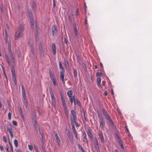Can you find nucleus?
Masks as SVG:
<instances>
[{"mask_svg":"<svg viewBox=\"0 0 152 152\" xmlns=\"http://www.w3.org/2000/svg\"><path fill=\"white\" fill-rule=\"evenodd\" d=\"M24 27V25L23 23H22L19 26L17 30L15 33V40L18 39L20 37L22 36Z\"/></svg>","mask_w":152,"mask_h":152,"instance_id":"obj_1","label":"nucleus"},{"mask_svg":"<svg viewBox=\"0 0 152 152\" xmlns=\"http://www.w3.org/2000/svg\"><path fill=\"white\" fill-rule=\"evenodd\" d=\"M8 51L10 54V58L13 63H15L14 56L13 53L11 50V45L10 43L8 42Z\"/></svg>","mask_w":152,"mask_h":152,"instance_id":"obj_2","label":"nucleus"},{"mask_svg":"<svg viewBox=\"0 0 152 152\" xmlns=\"http://www.w3.org/2000/svg\"><path fill=\"white\" fill-rule=\"evenodd\" d=\"M12 73V76L13 82L15 85H17L16 77L15 72V67L14 65H12L11 69Z\"/></svg>","mask_w":152,"mask_h":152,"instance_id":"obj_3","label":"nucleus"},{"mask_svg":"<svg viewBox=\"0 0 152 152\" xmlns=\"http://www.w3.org/2000/svg\"><path fill=\"white\" fill-rule=\"evenodd\" d=\"M102 112L105 118L107 119L108 121L112 119L109 114L105 109L102 108Z\"/></svg>","mask_w":152,"mask_h":152,"instance_id":"obj_4","label":"nucleus"},{"mask_svg":"<svg viewBox=\"0 0 152 152\" xmlns=\"http://www.w3.org/2000/svg\"><path fill=\"white\" fill-rule=\"evenodd\" d=\"M21 88L23 96L22 100L23 102H27L26 99L25 91L23 86L22 85H21Z\"/></svg>","mask_w":152,"mask_h":152,"instance_id":"obj_5","label":"nucleus"},{"mask_svg":"<svg viewBox=\"0 0 152 152\" xmlns=\"http://www.w3.org/2000/svg\"><path fill=\"white\" fill-rule=\"evenodd\" d=\"M34 126V129L38 133V129H40L39 125L37 124V121H35L32 123Z\"/></svg>","mask_w":152,"mask_h":152,"instance_id":"obj_6","label":"nucleus"},{"mask_svg":"<svg viewBox=\"0 0 152 152\" xmlns=\"http://www.w3.org/2000/svg\"><path fill=\"white\" fill-rule=\"evenodd\" d=\"M94 144H95V149L97 152H99V145H98V140L96 137H95L94 138Z\"/></svg>","mask_w":152,"mask_h":152,"instance_id":"obj_7","label":"nucleus"},{"mask_svg":"<svg viewBox=\"0 0 152 152\" xmlns=\"http://www.w3.org/2000/svg\"><path fill=\"white\" fill-rule=\"evenodd\" d=\"M60 93L61 99L62 103V106L64 108V109L67 108L65 103V101L63 97V94L61 92Z\"/></svg>","mask_w":152,"mask_h":152,"instance_id":"obj_8","label":"nucleus"},{"mask_svg":"<svg viewBox=\"0 0 152 152\" xmlns=\"http://www.w3.org/2000/svg\"><path fill=\"white\" fill-rule=\"evenodd\" d=\"M100 124V127L101 128L102 130H103L104 129V126L105 125V121L104 119H102L99 121Z\"/></svg>","mask_w":152,"mask_h":152,"instance_id":"obj_9","label":"nucleus"},{"mask_svg":"<svg viewBox=\"0 0 152 152\" xmlns=\"http://www.w3.org/2000/svg\"><path fill=\"white\" fill-rule=\"evenodd\" d=\"M70 118V119H74L77 118L75 110H71Z\"/></svg>","mask_w":152,"mask_h":152,"instance_id":"obj_10","label":"nucleus"},{"mask_svg":"<svg viewBox=\"0 0 152 152\" xmlns=\"http://www.w3.org/2000/svg\"><path fill=\"white\" fill-rule=\"evenodd\" d=\"M7 131L9 133L13 132L12 125L10 124L7 123L6 125Z\"/></svg>","mask_w":152,"mask_h":152,"instance_id":"obj_11","label":"nucleus"},{"mask_svg":"<svg viewBox=\"0 0 152 152\" xmlns=\"http://www.w3.org/2000/svg\"><path fill=\"white\" fill-rule=\"evenodd\" d=\"M38 26L37 24H36V32L34 34V36L36 39L37 40L38 37Z\"/></svg>","mask_w":152,"mask_h":152,"instance_id":"obj_12","label":"nucleus"},{"mask_svg":"<svg viewBox=\"0 0 152 152\" xmlns=\"http://www.w3.org/2000/svg\"><path fill=\"white\" fill-rule=\"evenodd\" d=\"M52 36H53L56 35L58 31V29L57 27L56 26H53L52 27Z\"/></svg>","mask_w":152,"mask_h":152,"instance_id":"obj_13","label":"nucleus"},{"mask_svg":"<svg viewBox=\"0 0 152 152\" xmlns=\"http://www.w3.org/2000/svg\"><path fill=\"white\" fill-rule=\"evenodd\" d=\"M55 138H56V140L57 141L56 142L57 143V144H58V146H59L61 145L60 140L58 135L57 133L56 132L55 133Z\"/></svg>","mask_w":152,"mask_h":152,"instance_id":"obj_14","label":"nucleus"},{"mask_svg":"<svg viewBox=\"0 0 152 152\" xmlns=\"http://www.w3.org/2000/svg\"><path fill=\"white\" fill-rule=\"evenodd\" d=\"M31 28L33 29H34V24H35V26H36V24H37L38 26L37 22L36 21H34V20H31Z\"/></svg>","mask_w":152,"mask_h":152,"instance_id":"obj_15","label":"nucleus"},{"mask_svg":"<svg viewBox=\"0 0 152 152\" xmlns=\"http://www.w3.org/2000/svg\"><path fill=\"white\" fill-rule=\"evenodd\" d=\"M49 91L51 95V100L55 99V98L54 96V95L52 89L50 87L49 88Z\"/></svg>","mask_w":152,"mask_h":152,"instance_id":"obj_16","label":"nucleus"},{"mask_svg":"<svg viewBox=\"0 0 152 152\" xmlns=\"http://www.w3.org/2000/svg\"><path fill=\"white\" fill-rule=\"evenodd\" d=\"M117 139H119V140L118 141V142L119 143V145L120 146L121 148L123 150H124V146L123 145L122 142V141L120 140V137L119 136L117 135Z\"/></svg>","mask_w":152,"mask_h":152,"instance_id":"obj_17","label":"nucleus"},{"mask_svg":"<svg viewBox=\"0 0 152 152\" xmlns=\"http://www.w3.org/2000/svg\"><path fill=\"white\" fill-rule=\"evenodd\" d=\"M97 82V85L98 86V87L99 88H101L102 87V85H100V84L101 83V78L100 77H98L96 79Z\"/></svg>","mask_w":152,"mask_h":152,"instance_id":"obj_18","label":"nucleus"},{"mask_svg":"<svg viewBox=\"0 0 152 152\" xmlns=\"http://www.w3.org/2000/svg\"><path fill=\"white\" fill-rule=\"evenodd\" d=\"M52 50L53 52V53L54 55L56 54V46L55 44L54 43H53L52 45Z\"/></svg>","mask_w":152,"mask_h":152,"instance_id":"obj_19","label":"nucleus"},{"mask_svg":"<svg viewBox=\"0 0 152 152\" xmlns=\"http://www.w3.org/2000/svg\"><path fill=\"white\" fill-rule=\"evenodd\" d=\"M73 28H74V33L75 36L77 35V28L76 25V23H75L73 24Z\"/></svg>","mask_w":152,"mask_h":152,"instance_id":"obj_20","label":"nucleus"},{"mask_svg":"<svg viewBox=\"0 0 152 152\" xmlns=\"http://www.w3.org/2000/svg\"><path fill=\"white\" fill-rule=\"evenodd\" d=\"M49 75L51 80L55 78V77L53 75V72L51 69H49Z\"/></svg>","mask_w":152,"mask_h":152,"instance_id":"obj_21","label":"nucleus"},{"mask_svg":"<svg viewBox=\"0 0 152 152\" xmlns=\"http://www.w3.org/2000/svg\"><path fill=\"white\" fill-rule=\"evenodd\" d=\"M5 58H6V61L8 63L9 66L10 65V59L9 57L8 56L7 54L6 53H5Z\"/></svg>","mask_w":152,"mask_h":152,"instance_id":"obj_22","label":"nucleus"},{"mask_svg":"<svg viewBox=\"0 0 152 152\" xmlns=\"http://www.w3.org/2000/svg\"><path fill=\"white\" fill-rule=\"evenodd\" d=\"M87 133L88 135L90 137L91 139V138H92V135L91 132V128L88 129L87 131Z\"/></svg>","mask_w":152,"mask_h":152,"instance_id":"obj_23","label":"nucleus"},{"mask_svg":"<svg viewBox=\"0 0 152 152\" xmlns=\"http://www.w3.org/2000/svg\"><path fill=\"white\" fill-rule=\"evenodd\" d=\"M32 119L33 121H37L36 119V113L33 111L32 112Z\"/></svg>","mask_w":152,"mask_h":152,"instance_id":"obj_24","label":"nucleus"},{"mask_svg":"<svg viewBox=\"0 0 152 152\" xmlns=\"http://www.w3.org/2000/svg\"><path fill=\"white\" fill-rule=\"evenodd\" d=\"M28 13L30 19H33V18L32 12L31 10L29 9L28 10Z\"/></svg>","mask_w":152,"mask_h":152,"instance_id":"obj_25","label":"nucleus"},{"mask_svg":"<svg viewBox=\"0 0 152 152\" xmlns=\"http://www.w3.org/2000/svg\"><path fill=\"white\" fill-rule=\"evenodd\" d=\"M5 33V37H4V39L5 41V42L6 43H7L8 42V36L7 34V31L6 30H4Z\"/></svg>","mask_w":152,"mask_h":152,"instance_id":"obj_26","label":"nucleus"},{"mask_svg":"<svg viewBox=\"0 0 152 152\" xmlns=\"http://www.w3.org/2000/svg\"><path fill=\"white\" fill-rule=\"evenodd\" d=\"M97 113L98 116L99 118L100 119V120H101L102 119H104V118L102 116V114L99 111H97Z\"/></svg>","mask_w":152,"mask_h":152,"instance_id":"obj_27","label":"nucleus"},{"mask_svg":"<svg viewBox=\"0 0 152 152\" xmlns=\"http://www.w3.org/2000/svg\"><path fill=\"white\" fill-rule=\"evenodd\" d=\"M67 95L70 98L72 97L73 94V92L72 90L68 91L67 92Z\"/></svg>","mask_w":152,"mask_h":152,"instance_id":"obj_28","label":"nucleus"},{"mask_svg":"<svg viewBox=\"0 0 152 152\" xmlns=\"http://www.w3.org/2000/svg\"><path fill=\"white\" fill-rule=\"evenodd\" d=\"M98 135L99 136V137L101 140V142L103 143L104 142V140L103 138L102 134L99 133V134Z\"/></svg>","mask_w":152,"mask_h":152,"instance_id":"obj_29","label":"nucleus"},{"mask_svg":"<svg viewBox=\"0 0 152 152\" xmlns=\"http://www.w3.org/2000/svg\"><path fill=\"white\" fill-rule=\"evenodd\" d=\"M31 8L34 11L36 10V4L34 1H33L32 2V5L31 6Z\"/></svg>","mask_w":152,"mask_h":152,"instance_id":"obj_30","label":"nucleus"},{"mask_svg":"<svg viewBox=\"0 0 152 152\" xmlns=\"http://www.w3.org/2000/svg\"><path fill=\"white\" fill-rule=\"evenodd\" d=\"M64 72L65 71H61L60 72V78H64Z\"/></svg>","mask_w":152,"mask_h":152,"instance_id":"obj_31","label":"nucleus"},{"mask_svg":"<svg viewBox=\"0 0 152 152\" xmlns=\"http://www.w3.org/2000/svg\"><path fill=\"white\" fill-rule=\"evenodd\" d=\"M65 114V115L67 118H69V114L68 113L67 108L64 109Z\"/></svg>","mask_w":152,"mask_h":152,"instance_id":"obj_32","label":"nucleus"},{"mask_svg":"<svg viewBox=\"0 0 152 152\" xmlns=\"http://www.w3.org/2000/svg\"><path fill=\"white\" fill-rule=\"evenodd\" d=\"M59 66L60 69L61 70V71H65L64 68L61 62L60 61L59 62Z\"/></svg>","mask_w":152,"mask_h":152,"instance_id":"obj_33","label":"nucleus"},{"mask_svg":"<svg viewBox=\"0 0 152 152\" xmlns=\"http://www.w3.org/2000/svg\"><path fill=\"white\" fill-rule=\"evenodd\" d=\"M75 99L74 96H72V97L69 98V100L70 102L71 105H72L73 102L74 101Z\"/></svg>","mask_w":152,"mask_h":152,"instance_id":"obj_34","label":"nucleus"},{"mask_svg":"<svg viewBox=\"0 0 152 152\" xmlns=\"http://www.w3.org/2000/svg\"><path fill=\"white\" fill-rule=\"evenodd\" d=\"M71 120V126H75L74 125V122H75V121H77V118L74 119H70Z\"/></svg>","mask_w":152,"mask_h":152,"instance_id":"obj_35","label":"nucleus"},{"mask_svg":"<svg viewBox=\"0 0 152 152\" xmlns=\"http://www.w3.org/2000/svg\"><path fill=\"white\" fill-rule=\"evenodd\" d=\"M30 47L31 53L33 54H34V51L33 45H31Z\"/></svg>","mask_w":152,"mask_h":152,"instance_id":"obj_36","label":"nucleus"},{"mask_svg":"<svg viewBox=\"0 0 152 152\" xmlns=\"http://www.w3.org/2000/svg\"><path fill=\"white\" fill-rule=\"evenodd\" d=\"M73 74L74 75V76L75 77H77V71L74 68L73 69Z\"/></svg>","mask_w":152,"mask_h":152,"instance_id":"obj_37","label":"nucleus"},{"mask_svg":"<svg viewBox=\"0 0 152 152\" xmlns=\"http://www.w3.org/2000/svg\"><path fill=\"white\" fill-rule=\"evenodd\" d=\"M8 143H9V145H10V148H11V151L12 152H13V147L12 146V144L10 142V141L9 140H8Z\"/></svg>","mask_w":152,"mask_h":152,"instance_id":"obj_38","label":"nucleus"},{"mask_svg":"<svg viewBox=\"0 0 152 152\" xmlns=\"http://www.w3.org/2000/svg\"><path fill=\"white\" fill-rule=\"evenodd\" d=\"M41 140L42 143H43L42 144L44 145V142L45 141V138L44 137V134L42 135H41Z\"/></svg>","mask_w":152,"mask_h":152,"instance_id":"obj_39","label":"nucleus"},{"mask_svg":"<svg viewBox=\"0 0 152 152\" xmlns=\"http://www.w3.org/2000/svg\"><path fill=\"white\" fill-rule=\"evenodd\" d=\"M64 64L66 66V68L68 67H69V64L68 61L67 60H66L65 59L64 61Z\"/></svg>","mask_w":152,"mask_h":152,"instance_id":"obj_40","label":"nucleus"},{"mask_svg":"<svg viewBox=\"0 0 152 152\" xmlns=\"http://www.w3.org/2000/svg\"><path fill=\"white\" fill-rule=\"evenodd\" d=\"M14 144L15 146L17 147L18 145V142L16 139H15L14 141Z\"/></svg>","mask_w":152,"mask_h":152,"instance_id":"obj_41","label":"nucleus"},{"mask_svg":"<svg viewBox=\"0 0 152 152\" xmlns=\"http://www.w3.org/2000/svg\"><path fill=\"white\" fill-rule=\"evenodd\" d=\"M72 126V130L73 131V133L74 134V133H76L77 132H76V130H75V126Z\"/></svg>","mask_w":152,"mask_h":152,"instance_id":"obj_42","label":"nucleus"},{"mask_svg":"<svg viewBox=\"0 0 152 152\" xmlns=\"http://www.w3.org/2000/svg\"><path fill=\"white\" fill-rule=\"evenodd\" d=\"M64 41L66 45L68 46V44L69 43V42L67 39L65 37L64 38Z\"/></svg>","mask_w":152,"mask_h":152,"instance_id":"obj_43","label":"nucleus"},{"mask_svg":"<svg viewBox=\"0 0 152 152\" xmlns=\"http://www.w3.org/2000/svg\"><path fill=\"white\" fill-rule=\"evenodd\" d=\"M51 80L52 81L53 83V85H54V86H56L57 84H56V81L55 79H55Z\"/></svg>","mask_w":152,"mask_h":152,"instance_id":"obj_44","label":"nucleus"},{"mask_svg":"<svg viewBox=\"0 0 152 152\" xmlns=\"http://www.w3.org/2000/svg\"><path fill=\"white\" fill-rule=\"evenodd\" d=\"M39 51L41 53V55H42L43 53V47L39 48Z\"/></svg>","mask_w":152,"mask_h":152,"instance_id":"obj_45","label":"nucleus"},{"mask_svg":"<svg viewBox=\"0 0 152 152\" xmlns=\"http://www.w3.org/2000/svg\"><path fill=\"white\" fill-rule=\"evenodd\" d=\"M23 104L25 106L26 108H28V102H23Z\"/></svg>","mask_w":152,"mask_h":152,"instance_id":"obj_46","label":"nucleus"},{"mask_svg":"<svg viewBox=\"0 0 152 152\" xmlns=\"http://www.w3.org/2000/svg\"><path fill=\"white\" fill-rule=\"evenodd\" d=\"M86 136H84L83 137V141L84 142H87L88 140L86 138Z\"/></svg>","mask_w":152,"mask_h":152,"instance_id":"obj_47","label":"nucleus"},{"mask_svg":"<svg viewBox=\"0 0 152 152\" xmlns=\"http://www.w3.org/2000/svg\"><path fill=\"white\" fill-rule=\"evenodd\" d=\"M12 123L13 125H14L15 126H17V122L14 120H13L12 121Z\"/></svg>","mask_w":152,"mask_h":152,"instance_id":"obj_48","label":"nucleus"},{"mask_svg":"<svg viewBox=\"0 0 152 152\" xmlns=\"http://www.w3.org/2000/svg\"><path fill=\"white\" fill-rule=\"evenodd\" d=\"M109 122H110V125L112 126H114V125H115L114 124V123L113 122V121H112V119H111V120H110L109 121Z\"/></svg>","mask_w":152,"mask_h":152,"instance_id":"obj_49","label":"nucleus"},{"mask_svg":"<svg viewBox=\"0 0 152 152\" xmlns=\"http://www.w3.org/2000/svg\"><path fill=\"white\" fill-rule=\"evenodd\" d=\"M109 122H110V125L112 126H114V125H115L114 124V123L113 122V121H112V119H111V120H110L109 121Z\"/></svg>","mask_w":152,"mask_h":152,"instance_id":"obj_50","label":"nucleus"},{"mask_svg":"<svg viewBox=\"0 0 152 152\" xmlns=\"http://www.w3.org/2000/svg\"><path fill=\"white\" fill-rule=\"evenodd\" d=\"M68 136L70 142H72V141L73 140L71 135L70 134H69L68 135Z\"/></svg>","mask_w":152,"mask_h":152,"instance_id":"obj_51","label":"nucleus"},{"mask_svg":"<svg viewBox=\"0 0 152 152\" xmlns=\"http://www.w3.org/2000/svg\"><path fill=\"white\" fill-rule=\"evenodd\" d=\"M102 73L100 72H96V76H98L100 75H102Z\"/></svg>","mask_w":152,"mask_h":152,"instance_id":"obj_52","label":"nucleus"},{"mask_svg":"<svg viewBox=\"0 0 152 152\" xmlns=\"http://www.w3.org/2000/svg\"><path fill=\"white\" fill-rule=\"evenodd\" d=\"M44 145L42 144V150L43 152H47L45 148H44V147L43 146Z\"/></svg>","mask_w":152,"mask_h":152,"instance_id":"obj_53","label":"nucleus"},{"mask_svg":"<svg viewBox=\"0 0 152 152\" xmlns=\"http://www.w3.org/2000/svg\"><path fill=\"white\" fill-rule=\"evenodd\" d=\"M76 104L78 105H80V103L78 99H76L75 100Z\"/></svg>","mask_w":152,"mask_h":152,"instance_id":"obj_54","label":"nucleus"},{"mask_svg":"<svg viewBox=\"0 0 152 152\" xmlns=\"http://www.w3.org/2000/svg\"><path fill=\"white\" fill-rule=\"evenodd\" d=\"M11 113L9 112L8 114V119L9 120H10L11 119Z\"/></svg>","mask_w":152,"mask_h":152,"instance_id":"obj_55","label":"nucleus"},{"mask_svg":"<svg viewBox=\"0 0 152 152\" xmlns=\"http://www.w3.org/2000/svg\"><path fill=\"white\" fill-rule=\"evenodd\" d=\"M3 141L5 142H7L6 137L5 136H4L3 137Z\"/></svg>","mask_w":152,"mask_h":152,"instance_id":"obj_56","label":"nucleus"},{"mask_svg":"<svg viewBox=\"0 0 152 152\" xmlns=\"http://www.w3.org/2000/svg\"><path fill=\"white\" fill-rule=\"evenodd\" d=\"M28 148L30 150H32V149H33V146L32 145H28Z\"/></svg>","mask_w":152,"mask_h":152,"instance_id":"obj_57","label":"nucleus"},{"mask_svg":"<svg viewBox=\"0 0 152 152\" xmlns=\"http://www.w3.org/2000/svg\"><path fill=\"white\" fill-rule=\"evenodd\" d=\"M79 11L78 9H77L75 12V14L76 16H77L78 15Z\"/></svg>","mask_w":152,"mask_h":152,"instance_id":"obj_58","label":"nucleus"},{"mask_svg":"<svg viewBox=\"0 0 152 152\" xmlns=\"http://www.w3.org/2000/svg\"><path fill=\"white\" fill-rule=\"evenodd\" d=\"M39 130V133L41 134V135L44 134H43V132L42 131H41L40 129L38 130Z\"/></svg>","mask_w":152,"mask_h":152,"instance_id":"obj_59","label":"nucleus"},{"mask_svg":"<svg viewBox=\"0 0 152 152\" xmlns=\"http://www.w3.org/2000/svg\"><path fill=\"white\" fill-rule=\"evenodd\" d=\"M77 145L78 148L79 149H81L82 148V147L80 145L79 143H77Z\"/></svg>","mask_w":152,"mask_h":152,"instance_id":"obj_60","label":"nucleus"},{"mask_svg":"<svg viewBox=\"0 0 152 152\" xmlns=\"http://www.w3.org/2000/svg\"><path fill=\"white\" fill-rule=\"evenodd\" d=\"M51 104L52 106H53L55 107L56 102H51Z\"/></svg>","mask_w":152,"mask_h":152,"instance_id":"obj_61","label":"nucleus"},{"mask_svg":"<svg viewBox=\"0 0 152 152\" xmlns=\"http://www.w3.org/2000/svg\"><path fill=\"white\" fill-rule=\"evenodd\" d=\"M74 134H75V137L76 138V139L77 140H78L79 139V138H78L77 136V133H74Z\"/></svg>","mask_w":152,"mask_h":152,"instance_id":"obj_62","label":"nucleus"},{"mask_svg":"<svg viewBox=\"0 0 152 152\" xmlns=\"http://www.w3.org/2000/svg\"><path fill=\"white\" fill-rule=\"evenodd\" d=\"M99 65H100V66L101 67V68L103 69V66L102 65V64L101 63V62H100Z\"/></svg>","mask_w":152,"mask_h":152,"instance_id":"obj_63","label":"nucleus"},{"mask_svg":"<svg viewBox=\"0 0 152 152\" xmlns=\"http://www.w3.org/2000/svg\"><path fill=\"white\" fill-rule=\"evenodd\" d=\"M42 44L41 42H40L39 43V48H42Z\"/></svg>","mask_w":152,"mask_h":152,"instance_id":"obj_64","label":"nucleus"}]
</instances>
